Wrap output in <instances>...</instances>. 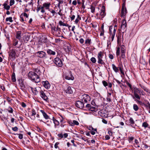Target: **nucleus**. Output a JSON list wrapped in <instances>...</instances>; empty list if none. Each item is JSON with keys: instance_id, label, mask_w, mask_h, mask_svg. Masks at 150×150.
<instances>
[{"instance_id": "21", "label": "nucleus", "mask_w": 150, "mask_h": 150, "mask_svg": "<svg viewBox=\"0 0 150 150\" xmlns=\"http://www.w3.org/2000/svg\"><path fill=\"white\" fill-rule=\"evenodd\" d=\"M40 112L43 115V116L46 119H48L49 118V116L47 115V114L43 111L42 110H40Z\"/></svg>"}, {"instance_id": "45", "label": "nucleus", "mask_w": 150, "mask_h": 150, "mask_svg": "<svg viewBox=\"0 0 150 150\" xmlns=\"http://www.w3.org/2000/svg\"><path fill=\"white\" fill-rule=\"evenodd\" d=\"M45 8L43 7V6H42L41 7H40V9H41V12L42 13H44L45 12V11L44 10Z\"/></svg>"}, {"instance_id": "5", "label": "nucleus", "mask_w": 150, "mask_h": 150, "mask_svg": "<svg viewBox=\"0 0 150 150\" xmlns=\"http://www.w3.org/2000/svg\"><path fill=\"white\" fill-rule=\"evenodd\" d=\"M76 106L79 108L82 109L84 106V103L82 101H77L75 103Z\"/></svg>"}, {"instance_id": "51", "label": "nucleus", "mask_w": 150, "mask_h": 150, "mask_svg": "<svg viewBox=\"0 0 150 150\" xmlns=\"http://www.w3.org/2000/svg\"><path fill=\"white\" fill-rule=\"evenodd\" d=\"M56 31H57L59 33H60L59 32L61 31V29L60 28H59L58 26L56 28Z\"/></svg>"}, {"instance_id": "14", "label": "nucleus", "mask_w": 150, "mask_h": 150, "mask_svg": "<svg viewBox=\"0 0 150 150\" xmlns=\"http://www.w3.org/2000/svg\"><path fill=\"white\" fill-rule=\"evenodd\" d=\"M42 83L43 86L47 89H49L50 87V84L47 81H43Z\"/></svg>"}, {"instance_id": "37", "label": "nucleus", "mask_w": 150, "mask_h": 150, "mask_svg": "<svg viewBox=\"0 0 150 150\" xmlns=\"http://www.w3.org/2000/svg\"><path fill=\"white\" fill-rule=\"evenodd\" d=\"M6 21H9L10 22H13V20H12V18L11 17H9L8 18H6Z\"/></svg>"}, {"instance_id": "8", "label": "nucleus", "mask_w": 150, "mask_h": 150, "mask_svg": "<svg viewBox=\"0 0 150 150\" xmlns=\"http://www.w3.org/2000/svg\"><path fill=\"white\" fill-rule=\"evenodd\" d=\"M38 56V57L40 58H44L46 55V54L45 52L43 51H39L37 53Z\"/></svg>"}, {"instance_id": "49", "label": "nucleus", "mask_w": 150, "mask_h": 150, "mask_svg": "<svg viewBox=\"0 0 150 150\" xmlns=\"http://www.w3.org/2000/svg\"><path fill=\"white\" fill-rule=\"evenodd\" d=\"M17 135H18V138L20 139H22L23 138V135L21 134H17Z\"/></svg>"}, {"instance_id": "48", "label": "nucleus", "mask_w": 150, "mask_h": 150, "mask_svg": "<svg viewBox=\"0 0 150 150\" xmlns=\"http://www.w3.org/2000/svg\"><path fill=\"white\" fill-rule=\"evenodd\" d=\"M32 115H31L32 116H33L34 115H36V113L35 112V110H34V109H33L32 110Z\"/></svg>"}, {"instance_id": "6", "label": "nucleus", "mask_w": 150, "mask_h": 150, "mask_svg": "<svg viewBox=\"0 0 150 150\" xmlns=\"http://www.w3.org/2000/svg\"><path fill=\"white\" fill-rule=\"evenodd\" d=\"M45 62L47 64H49L53 60L52 58L51 57L46 55L45 57L44 58Z\"/></svg>"}, {"instance_id": "47", "label": "nucleus", "mask_w": 150, "mask_h": 150, "mask_svg": "<svg viewBox=\"0 0 150 150\" xmlns=\"http://www.w3.org/2000/svg\"><path fill=\"white\" fill-rule=\"evenodd\" d=\"M136 100L137 103H139L141 105L143 106L144 105V104L140 100Z\"/></svg>"}, {"instance_id": "62", "label": "nucleus", "mask_w": 150, "mask_h": 150, "mask_svg": "<svg viewBox=\"0 0 150 150\" xmlns=\"http://www.w3.org/2000/svg\"><path fill=\"white\" fill-rule=\"evenodd\" d=\"M105 139L107 140L109 139H110V136L108 135H106L105 137Z\"/></svg>"}, {"instance_id": "12", "label": "nucleus", "mask_w": 150, "mask_h": 150, "mask_svg": "<svg viewBox=\"0 0 150 150\" xmlns=\"http://www.w3.org/2000/svg\"><path fill=\"white\" fill-rule=\"evenodd\" d=\"M88 129L90 130V133L93 135H94L97 132V130L96 128L94 129L91 126H89L88 128Z\"/></svg>"}, {"instance_id": "25", "label": "nucleus", "mask_w": 150, "mask_h": 150, "mask_svg": "<svg viewBox=\"0 0 150 150\" xmlns=\"http://www.w3.org/2000/svg\"><path fill=\"white\" fill-rule=\"evenodd\" d=\"M21 31L17 32L16 35V38L17 39L20 40L21 38Z\"/></svg>"}, {"instance_id": "33", "label": "nucleus", "mask_w": 150, "mask_h": 150, "mask_svg": "<svg viewBox=\"0 0 150 150\" xmlns=\"http://www.w3.org/2000/svg\"><path fill=\"white\" fill-rule=\"evenodd\" d=\"M134 97H133V98H134L135 97L138 100H140V97L139 96L137 93H134Z\"/></svg>"}, {"instance_id": "43", "label": "nucleus", "mask_w": 150, "mask_h": 150, "mask_svg": "<svg viewBox=\"0 0 150 150\" xmlns=\"http://www.w3.org/2000/svg\"><path fill=\"white\" fill-rule=\"evenodd\" d=\"M102 83L104 86L105 87H106L107 86H108L107 83L105 81H102Z\"/></svg>"}, {"instance_id": "44", "label": "nucleus", "mask_w": 150, "mask_h": 150, "mask_svg": "<svg viewBox=\"0 0 150 150\" xmlns=\"http://www.w3.org/2000/svg\"><path fill=\"white\" fill-rule=\"evenodd\" d=\"M15 1L14 0H11L10 2V6H12L14 4Z\"/></svg>"}, {"instance_id": "64", "label": "nucleus", "mask_w": 150, "mask_h": 150, "mask_svg": "<svg viewBox=\"0 0 150 150\" xmlns=\"http://www.w3.org/2000/svg\"><path fill=\"white\" fill-rule=\"evenodd\" d=\"M72 4L74 5H76L77 4V2L76 0L72 2Z\"/></svg>"}, {"instance_id": "3", "label": "nucleus", "mask_w": 150, "mask_h": 150, "mask_svg": "<svg viewBox=\"0 0 150 150\" xmlns=\"http://www.w3.org/2000/svg\"><path fill=\"white\" fill-rule=\"evenodd\" d=\"M81 98L82 101L85 103H87L88 101H90L91 100L90 97L86 94L83 95L81 97Z\"/></svg>"}, {"instance_id": "9", "label": "nucleus", "mask_w": 150, "mask_h": 150, "mask_svg": "<svg viewBox=\"0 0 150 150\" xmlns=\"http://www.w3.org/2000/svg\"><path fill=\"white\" fill-rule=\"evenodd\" d=\"M40 93L41 98L44 100L47 101L48 100V98L44 91L42 90H41L40 92Z\"/></svg>"}, {"instance_id": "13", "label": "nucleus", "mask_w": 150, "mask_h": 150, "mask_svg": "<svg viewBox=\"0 0 150 150\" xmlns=\"http://www.w3.org/2000/svg\"><path fill=\"white\" fill-rule=\"evenodd\" d=\"M127 24L125 20V17L123 20L121 25V28L122 29H125L126 28Z\"/></svg>"}, {"instance_id": "36", "label": "nucleus", "mask_w": 150, "mask_h": 150, "mask_svg": "<svg viewBox=\"0 0 150 150\" xmlns=\"http://www.w3.org/2000/svg\"><path fill=\"white\" fill-rule=\"evenodd\" d=\"M91 39H88L86 40L85 42V44L88 45H90L91 43Z\"/></svg>"}, {"instance_id": "10", "label": "nucleus", "mask_w": 150, "mask_h": 150, "mask_svg": "<svg viewBox=\"0 0 150 150\" xmlns=\"http://www.w3.org/2000/svg\"><path fill=\"white\" fill-rule=\"evenodd\" d=\"M133 90L134 91V93H139L140 95H144V92L142 90H139L137 88H134Z\"/></svg>"}, {"instance_id": "18", "label": "nucleus", "mask_w": 150, "mask_h": 150, "mask_svg": "<svg viewBox=\"0 0 150 150\" xmlns=\"http://www.w3.org/2000/svg\"><path fill=\"white\" fill-rule=\"evenodd\" d=\"M148 110L149 113H150V104L149 102L147 103L146 104H144V105Z\"/></svg>"}, {"instance_id": "60", "label": "nucleus", "mask_w": 150, "mask_h": 150, "mask_svg": "<svg viewBox=\"0 0 150 150\" xmlns=\"http://www.w3.org/2000/svg\"><path fill=\"white\" fill-rule=\"evenodd\" d=\"M57 135L59 137L61 138H62L63 137V136L62 134H58Z\"/></svg>"}, {"instance_id": "59", "label": "nucleus", "mask_w": 150, "mask_h": 150, "mask_svg": "<svg viewBox=\"0 0 150 150\" xmlns=\"http://www.w3.org/2000/svg\"><path fill=\"white\" fill-rule=\"evenodd\" d=\"M79 42L81 44H83L84 42V41L83 38H81L79 40Z\"/></svg>"}, {"instance_id": "20", "label": "nucleus", "mask_w": 150, "mask_h": 150, "mask_svg": "<svg viewBox=\"0 0 150 150\" xmlns=\"http://www.w3.org/2000/svg\"><path fill=\"white\" fill-rule=\"evenodd\" d=\"M7 1L5 2L3 4V6L4 9L8 10L9 9L10 7V6L7 5Z\"/></svg>"}, {"instance_id": "29", "label": "nucleus", "mask_w": 150, "mask_h": 150, "mask_svg": "<svg viewBox=\"0 0 150 150\" xmlns=\"http://www.w3.org/2000/svg\"><path fill=\"white\" fill-rule=\"evenodd\" d=\"M53 120L54 124L55 127L56 125H59V122L57 120L55 119L54 117H53Z\"/></svg>"}, {"instance_id": "57", "label": "nucleus", "mask_w": 150, "mask_h": 150, "mask_svg": "<svg viewBox=\"0 0 150 150\" xmlns=\"http://www.w3.org/2000/svg\"><path fill=\"white\" fill-rule=\"evenodd\" d=\"M73 121L72 122L71 121H69V125L71 126H74V123H73Z\"/></svg>"}, {"instance_id": "41", "label": "nucleus", "mask_w": 150, "mask_h": 150, "mask_svg": "<svg viewBox=\"0 0 150 150\" xmlns=\"http://www.w3.org/2000/svg\"><path fill=\"white\" fill-rule=\"evenodd\" d=\"M148 125V124L146 122H144L142 124V126L145 128L147 127Z\"/></svg>"}, {"instance_id": "56", "label": "nucleus", "mask_w": 150, "mask_h": 150, "mask_svg": "<svg viewBox=\"0 0 150 150\" xmlns=\"http://www.w3.org/2000/svg\"><path fill=\"white\" fill-rule=\"evenodd\" d=\"M109 57L111 59H113L114 58V57L113 55L112 54H109Z\"/></svg>"}, {"instance_id": "42", "label": "nucleus", "mask_w": 150, "mask_h": 150, "mask_svg": "<svg viewBox=\"0 0 150 150\" xmlns=\"http://www.w3.org/2000/svg\"><path fill=\"white\" fill-rule=\"evenodd\" d=\"M120 49L119 47H117L116 51V55L117 56H118L120 54Z\"/></svg>"}, {"instance_id": "38", "label": "nucleus", "mask_w": 150, "mask_h": 150, "mask_svg": "<svg viewBox=\"0 0 150 150\" xmlns=\"http://www.w3.org/2000/svg\"><path fill=\"white\" fill-rule=\"evenodd\" d=\"M129 123L131 124H134V121L132 118H130L129 120Z\"/></svg>"}, {"instance_id": "53", "label": "nucleus", "mask_w": 150, "mask_h": 150, "mask_svg": "<svg viewBox=\"0 0 150 150\" xmlns=\"http://www.w3.org/2000/svg\"><path fill=\"white\" fill-rule=\"evenodd\" d=\"M91 105L90 104H88L86 105V107L88 108V109L90 110L91 108Z\"/></svg>"}, {"instance_id": "32", "label": "nucleus", "mask_w": 150, "mask_h": 150, "mask_svg": "<svg viewBox=\"0 0 150 150\" xmlns=\"http://www.w3.org/2000/svg\"><path fill=\"white\" fill-rule=\"evenodd\" d=\"M7 110L8 112L9 113H13V108L11 107H9L7 109Z\"/></svg>"}, {"instance_id": "2", "label": "nucleus", "mask_w": 150, "mask_h": 150, "mask_svg": "<svg viewBox=\"0 0 150 150\" xmlns=\"http://www.w3.org/2000/svg\"><path fill=\"white\" fill-rule=\"evenodd\" d=\"M16 53L14 49H12L9 52L10 59L12 61L14 60L16 58Z\"/></svg>"}, {"instance_id": "22", "label": "nucleus", "mask_w": 150, "mask_h": 150, "mask_svg": "<svg viewBox=\"0 0 150 150\" xmlns=\"http://www.w3.org/2000/svg\"><path fill=\"white\" fill-rule=\"evenodd\" d=\"M103 56V52L101 51L98 54L97 58L98 59H102Z\"/></svg>"}, {"instance_id": "4", "label": "nucleus", "mask_w": 150, "mask_h": 150, "mask_svg": "<svg viewBox=\"0 0 150 150\" xmlns=\"http://www.w3.org/2000/svg\"><path fill=\"white\" fill-rule=\"evenodd\" d=\"M54 62L55 64L58 67H61L63 65L62 61L58 57L55 58L54 60Z\"/></svg>"}, {"instance_id": "54", "label": "nucleus", "mask_w": 150, "mask_h": 150, "mask_svg": "<svg viewBox=\"0 0 150 150\" xmlns=\"http://www.w3.org/2000/svg\"><path fill=\"white\" fill-rule=\"evenodd\" d=\"M12 129L14 131H16L18 130V128L17 127H14L12 128Z\"/></svg>"}, {"instance_id": "61", "label": "nucleus", "mask_w": 150, "mask_h": 150, "mask_svg": "<svg viewBox=\"0 0 150 150\" xmlns=\"http://www.w3.org/2000/svg\"><path fill=\"white\" fill-rule=\"evenodd\" d=\"M59 144V143L58 142H56V143L55 144V145H54V147H55V148H56V149L57 148V147H58V146H57V145H58Z\"/></svg>"}, {"instance_id": "15", "label": "nucleus", "mask_w": 150, "mask_h": 150, "mask_svg": "<svg viewBox=\"0 0 150 150\" xmlns=\"http://www.w3.org/2000/svg\"><path fill=\"white\" fill-rule=\"evenodd\" d=\"M127 13V10L126 8L124 6H123L122 7V10H121V17H123L124 16H125L126 13Z\"/></svg>"}, {"instance_id": "35", "label": "nucleus", "mask_w": 150, "mask_h": 150, "mask_svg": "<svg viewBox=\"0 0 150 150\" xmlns=\"http://www.w3.org/2000/svg\"><path fill=\"white\" fill-rule=\"evenodd\" d=\"M133 109L135 111H137L139 109V107L137 105L134 104L133 105Z\"/></svg>"}, {"instance_id": "19", "label": "nucleus", "mask_w": 150, "mask_h": 150, "mask_svg": "<svg viewBox=\"0 0 150 150\" xmlns=\"http://www.w3.org/2000/svg\"><path fill=\"white\" fill-rule=\"evenodd\" d=\"M31 90L32 92L34 95H36L38 93L37 89L36 88H33L31 87H30Z\"/></svg>"}, {"instance_id": "52", "label": "nucleus", "mask_w": 150, "mask_h": 150, "mask_svg": "<svg viewBox=\"0 0 150 150\" xmlns=\"http://www.w3.org/2000/svg\"><path fill=\"white\" fill-rule=\"evenodd\" d=\"M96 109V108L95 107H91V108H90V110L91 111H94L95 110V109Z\"/></svg>"}, {"instance_id": "40", "label": "nucleus", "mask_w": 150, "mask_h": 150, "mask_svg": "<svg viewBox=\"0 0 150 150\" xmlns=\"http://www.w3.org/2000/svg\"><path fill=\"white\" fill-rule=\"evenodd\" d=\"M91 61L93 63H95L96 62V60L95 58L94 57H92L91 59Z\"/></svg>"}, {"instance_id": "30", "label": "nucleus", "mask_w": 150, "mask_h": 150, "mask_svg": "<svg viewBox=\"0 0 150 150\" xmlns=\"http://www.w3.org/2000/svg\"><path fill=\"white\" fill-rule=\"evenodd\" d=\"M11 78L12 81L13 82H15L16 81L15 77V74L14 73H13L12 75Z\"/></svg>"}, {"instance_id": "39", "label": "nucleus", "mask_w": 150, "mask_h": 150, "mask_svg": "<svg viewBox=\"0 0 150 150\" xmlns=\"http://www.w3.org/2000/svg\"><path fill=\"white\" fill-rule=\"evenodd\" d=\"M109 30H110V34H111L113 33V31L114 29H113V26H110L109 27Z\"/></svg>"}, {"instance_id": "7", "label": "nucleus", "mask_w": 150, "mask_h": 150, "mask_svg": "<svg viewBox=\"0 0 150 150\" xmlns=\"http://www.w3.org/2000/svg\"><path fill=\"white\" fill-rule=\"evenodd\" d=\"M74 90V88L71 87L70 86H68L67 88L64 90L66 93L69 94L72 93Z\"/></svg>"}, {"instance_id": "27", "label": "nucleus", "mask_w": 150, "mask_h": 150, "mask_svg": "<svg viewBox=\"0 0 150 150\" xmlns=\"http://www.w3.org/2000/svg\"><path fill=\"white\" fill-rule=\"evenodd\" d=\"M81 17H80V16L79 15H78L76 19L75 20V23L76 24H77L79 21L81 20Z\"/></svg>"}, {"instance_id": "31", "label": "nucleus", "mask_w": 150, "mask_h": 150, "mask_svg": "<svg viewBox=\"0 0 150 150\" xmlns=\"http://www.w3.org/2000/svg\"><path fill=\"white\" fill-rule=\"evenodd\" d=\"M123 36L122 37V38H121V36H120V37H118L117 38V42L119 44L121 42V41H123Z\"/></svg>"}, {"instance_id": "50", "label": "nucleus", "mask_w": 150, "mask_h": 150, "mask_svg": "<svg viewBox=\"0 0 150 150\" xmlns=\"http://www.w3.org/2000/svg\"><path fill=\"white\" fill-rule=\"evenodd\" d=\"M91 12H92V13H94L95 11V8L93 6H91Z\"/></svg>"}, {"instance_id": "28", "label": "nucleus", "mask_w": 150, "mask_h": 150, "mask_svg": "<svg viewBox=\"0 0 150 150\" xmlns=\"http://www.w3.org/2000/svg\"><path fill=\"white\" fill-rule=\"evenodd\" d=\"M112 67L114 70L116 72H117L118 71V69L117 67L115 66L113 64H112Z\"/></svg>"}, {"instance_id": "1", "label": "nucleus", "mask_w": 150, "mask_h": 150, "mask_svg": "<svg viewBox=\"0 0 150 150\" xmlns=\"http://www.w3.org/2000/svg\"><path fill=\"white\" fill-rule=\"evenodd\" d=\"M28 76L30 79L36 83H38L40 81L39 76L34 72H29L28 74Z\"/></svg>"}, {"instance_id": "55", "label": "nucleus", "mask_w": 150, "mask_h": 150, "mask_svg": "<svg viewBox=\"0 0 150 150\" xmlns=\"http://www.w3.org/2000/svg\"><path fill=\"white\" fill-rule=\"evenodd\" d=\"M107 100L109 102H110L111 101V99L108 95V97L107 98Z\"/></svg>"}, {"instance_id": "26", "label": "nucleus", "mask_w": 150, "mask_h": 150, "mask_svg": "<svg viewBox=\"0 0 150 150\" xmlns=\"http://www.w3.org/2000/svg\"><path fill=\"white\" fill-rule=\"evenodd\" d=\"M59 24L60 26H68L69 25L67 23H65L61 21H60L59 22Z\"/></svg>"}, {"instance_id": "63", "label": "nucleus", "mask_w": 150, "mask_h": 150, "mask_svg": "<svg viewBox=\"0 0 150 150\" xmlns=\"http://www.w3.org/2000/svg\"><path fill=\"white\" fill-rule=\"evenodd\" d=\"M21 105L24 108H25L26 106V105L23 102L22 103Z\"/></svg>"}, {"instance_id": "17", "label": "nucleus", "mask_w": 150, "mask_h": 150, "mask_svg": "<svg viewBox=\"0 0 150 150\" xmlns=\"http://www.w3.org/2000/svg\"><path fill=\"white\" fill-rule=\"evenodd\" d=\"M116 25H115L114 27V29L113 31V33L111 34H110V36L112 38V41L114 39L115 35V34L116 32V29L115 28V27H116Z\"/></svg>"}, {"instance_id": "34", "label": "nucleus", "mask_w": 150, "mask_h": 150, "mask_svg": "<svg viewBox=\"0 0 150 150\" xmlns=\"http://www.w3.org/2000/svg\"><path fill=\"white\" fill-rule=\"evenodd\" d=\"M98 64H104L103 60L102 59H98Z\"/></svg>"}, {"instance_id": "23", "label": "nucleus", "mask_w": 150, "mask_h": 150, "mask_svg": "<svg viewBox=\"0 0 150 150\" xmlns=\"http://www.w3.org/2000/svg\"><path fill=\"white\" fill-rule=\"evenodd\" d=\"M47 52L48 54L52 55H54L56 53L55 52L52 50L50 49H48L47 50Z\"/></svg>"}, {"instance_id": "46", "label": "nucleus", "mask_w": 150, "mask_h": 150, "mask_svg": "<svg viewBox=\"0 0 150 150\" xmlns=\"http://www.w3.org/2000/svg\"><path fill=\"white\" fill-rule=\"evenodd\" d=\"M73 123H74V126L75 125H79V122L76 121L74 120L73 121Z\"/></svg>"}, {"instance_id": "24", "label": "nucleus", "mask_w": 150, "mask_h": 150, "mask_svg": "<svg viewBox=\"0 0 150 150\" xmlns=\"http://www.w3.org/2000/svg\"><path fill=\"white\" fill-rule=\"evenodd\" d=\"M65 78L66 79L68 80H73L74 79V77L71 74L70 75V76H66Z\"/></svg>"}, {"instance_id": "16", "label": "nucleus", "mask_w": 150, "mask_h": 150, "mask_svg": "<svg viewBox=\"0 0 150 150\" xmlns=\"http://www.w3.org/2000/svg\"><path fill=\"white\" fill-rule=\"evenodd\" d=\"M51 5L50 3H45L43 4L42 6L46 9L49 10V7Z\"/></svg>"}, {"instance_id": "58", "label": "nucleus", "mask_w": 150, "mask_h": 150, "mask_svg": "<svg viewBox=\"0 0 150 150\" xmlns=\"http://www.w3.org/2000/svg\"><path fill=\"white\" fill-rule=\"evenodd\" d=\"M102 122H103L105 124H107V121L105 119H103L102 120Z\"/></svg>"}, {"instance_id": "11", "label": "nucleus", "mask_w": 150, "mask_h": 150, "mask_svg": "<svg viewBox=\"0 0 150 150\" xmlns=\"http://www.w3.org/2000/svg\"><path fill=\"white\" fill-rule=\"evenodd\" d=\"M101 11V12L100 13V15L101 17V19H102L106 15L105 8L104 6H102Z\"/></svg>"}]
</instances>
